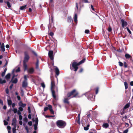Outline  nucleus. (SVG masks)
I'll return each instance as SVG.
<instances>
[{
  "mask_svg": "<svg viewBox=\"0 0 133 133\" xmlns=\"http://www.w3.org/2000/svg\"><path fill=\"white\" fill-rule=\"evenodd\" d=\"M39 61L38 59H37V62L36 63V68L37 69H38L39 67Z\"/></svg>",
  "mask_w": 133,
  "mask_h": 133,
  "instance_id": "b1692460",
  "label": "nucleus"
},
{
  "mask_svg": "<svg viewBox=\"0 0 133 133\" xmlns=\"http://www.w3.org/2000/svg\"><path fill=\"white\" fill-rule=\"evenodd\" d=\"M112 30L111 28L110 27H109L108 29V31L109 32H110Z\"/></svg>",
  "mask_w": 133,
  "mask_h": 133,
  "instance_id": "5fc2aeb1",
  "label": "nucleus"
},
{
  "mask_svg": "<svg viewBox=\"0 0 133 133\" xmlns=\"http://www.w3.org/2000/svg\"><path fill=\"white\" fill-rule=\"evenodd\" d=\"M53 51L50 50L49 52L48 55L51 59L52 60L54 58L53 56Z\"/></svg>",
  "mask_w": 133,
  "mask_h": 133,
  "instance_id": "0eeeda50",
  "label": "nucleus"
},
{
  "mask_svg": "<svg viewBox=\"0 0 133 133\" xmlns=\"http://www.w3.org/2000/svg\"><path fill=\"white\" fill-rule=\"evenodd\" d=\"M82 2L83 3H90V2H89L88 1V0H82Z\"/></svg>",
  "mask_w": 133,
  "mask_h": 133,
  "instance_id": "e433bc0d",
  "label": "nucleus"
},
{
  "mask_svg": "<svg viewBox=\"0 0 133 133\" xmlns=\"http://www.w3.org/2000/svg\"><path fill=\"white\" fill-rule=\"evenodd\" d=\"M22 87L23 88H26L28 85V83L27 81H23L22 83Z\"/></svg>",
  "mask_w": 133,
  "mask_h": 133,
  "instance_id": "ddd939ff",
  "label": "nucleus"
},
{
  "mask_svg": "<svg viewBox=\"0 0 133 133\" xmlns=\"http://www.w3.org/2000/svg\"><path fill=\"white\" fill-rule=\"evenodd\" d=\"M130 85L131 86H133V81H132L130 82Z\"/></svg>",
  "mask_w": 133,
  "mask_h": 133,
  "instance_id": "774afa93",
  "label": "nucleus"
},
{
  "mask_svg": "<svg viewBox=\"0 0 133 133\" xmlns=\"http://www.w3.org/2000/svg\"><path fill=\"white\" fill-rule=\"evenodd\" d=\"M84 129L85 130H86V131L88 130L89 129V128H87V127H84Z\"/></svg>",
  "mask_w": 133,
  "mask_h": 133,
  "instance_id": "4d7b16f0",
  "label": "nucleus"
},
{
  "mask_svg": "<svg viewBox=\"0 0 133 133\" xmlns=\"http://www.w3.org/2000/svg\"><path fill=\"white\" fill-rule=\"evenodd\" d=\"M77 123L79 124H81V122L80 121V118H78V120L77 121Z\"/></svg>",
  "mask_w": 133,
  "mask_h": 133,
  "instance_id": "3c124183",
  "label": "nucleus"
},
{
  "mask_svg": "<svg viewBox=\"0 0 133 133\" xmlns=\"http://www.w3.org/2000/svg\"><path fill=\"white\" fill-rule=\"evenodd\" d=\"M24 77V81H27V78L26 76V75H25Z\"/></svg>",
  "mask_w": 133,
  "mask_h": 133,
  "instance_id": "69168bd1",
  "label": "nucleus"
},
{
  "mask_svg": "<svg viewBox=\"0 0 133 133\" xmlns=\"http://www.w3.org/2000/svg\"><path fill=\"white\" fill-rule=\"evenodd\" d=\"M124 84L125 87V88L127 90L128 88V85L127 82H124Z\"/></svg>",
  "mask_w": 133,
  "mask_h": 133,
  "instance_id": "393cba45",
  "label": "nucleus"
},
{
  "mask_svg": "<svg viewBox=\"0 0 133 133\" xmlns=\"http://www.w3.org/2000/svg\"><path fill=\"white\" fill-rule=\"evenodd\" d=\"M55 73L57 76H58L59 74V70L58 68L56 67L55 68Z\"/></svg>",
  "mask_w": 133,
  "mask_h": 133,
  "instance_id": "dca6fc26",
  "label": "nucleus"
},
{
  "mask_svg": "<svg viewBox=\"0 0 133 133\" xmlns=\"http://www.w3.org/2000/svg\"><path fill=\"white\" fill-rule=\"evenodd\" d=\"M11 127L9 126H8L7 127V129L8 130H11Z\"/></svg>",
  "mask_w": 133,
  "mask_h": 133,
  "instance_id": "e2e57ef3",
  "label": "nucleus"
},
{
  "mask_svg": "<svg viewBox=\"0 0 133 133\" xmlns=\"http://www.w3.org/2000/svg\"><path fill=\"white\" fill-rule=\"evenodd\" d=\"M25 56L23 61V66L24 68V71H25L27 70V65L26 64L29 59V57L26 52H24Z\"/></svg>",
  "mask_w": 133,
  "mask_h": 133,
  "instance_id": "f257e3e1",
  "label": "nucleus"
},
{
  "mask_svg": "<svg viewBox=\"0 0 133 133\" xmlns=\"http://www.w3.org/2000/svg\"><path fill=\"white\" fill-rule=\"evenodd\" d=\"M98 89H99V88H96V94H97L98 92Z\"/></svg>",
  "mask_w": 133,
  "mask_h": 133,
  "instance_id": "49530a36",
  "label": "nucleus"
},
{
  "mask_svg": "<svg viewBox=\"0 0 133 133\" xmlns=\"http://www.w3.org/2000/svg\"><path fill=\"white\" fill-rule=\"evenodd\" d=\"M34 69L32 68H31L29 69L28 70V72L29 74H32L34 72Z\"/></svg>",
  "mask_w": 133,
  "mask_h": 133,
  "instance_id": "f8f14e48",
  "label": "nucleus"
},
{
  "mask_svg": "<svg viewBox=\"0 0 133 133\" xmlns=\"http://www.w3.org/2000/svg\"><path fill=\"white\" fill-rule=\"evenodd\" d=\"M49 23L48 26V28L49 30L50 31L51 30L54 28V22L53 18L51 16V20L49 19Z\"/></svg>",
  "mask_w": 133,
  "mask_h": 133,
  "instance_id": "20e7f679",
  "label": "nucleus"
},
{
  "mask_svg": "<svg viewBox=\"0 0 133 133\" xmlns=\"http://www.w3.org/2000/svg\"><path fill=\"white\" fill-rule=\"evenodd\" d=\"M21 111H18L17 112V114L18 115H21Z\"/></svg>",
  "mask_w": 133,
  "mask_h": 133,
  "instance_id": "6e6d98bb",
  "label": "nucleus"
},
{
  "mask_svg": "<svg viewBox=\"0 0 133 133\" xmlns=\"http://www.w3.org/2000/svg\"><path fill=\"white\" fill-rule=\"evenodd\" d=\"M125 57L126 59H129L131 57V56L128 54H125Z\"/></svg>",
  "mask_w": 133,
  "mask_h": 133,
  "instance_id": "6ab92c4d",
  "label": "nucleus"
},
{
  "mask_svg": "<svg viewBox=\"0 0 133 133\" xmlns=\"http://www.w3.org/2000/svg\"><path fill=\"white\" fill-rule=\"evenodd\" d=\"M19 119L20 120H21L22 119V116L21 115H20L19 116Z\"/></svg>",
  "mask_w": 133,
  "mask_h": 133,
  "instance_id": "a18cd8bd",
  "label": "nucleus"
},
{
  "mask_svg": "<svg viewBox=\"0 0 133 133\" xmlns=\"http://www.w3.org/2000/svg\"><path fill=\"white\" fill-rule=\"evenodd\" d=\"M28 124L30 125V126H31L32 125V122L31 121H29L28 122Z\"/></svg>",
  "mask_w": 133,
  "mask_h": 133,
  "instance_id": "c03bdc74",
  "label": "nucleus"
},
{
  "mask_svg": "<svg viewBox=\"0 0 133 133\" xmlns=\"http://www.w3.org/2000/svg\"><path fill=\"white\" fill-rule=\"evenodd\" d=\"M6 82V81L5 79L2 80L1 78L0 79V83L2 84L5 83Z\"/></svg>",
  "mask_w": 133,
  "mask_h": 133,
  "instance_id": "4be33fe9",
  "label": "nucleus"
},
{
  "mask_svg": "<svg viewBox=\"0 0 133 133\" xmlns=\"http://www.w3.org/2000/svg\"><path fill=\"white\" fill-rule=\"evenodd\" d=\"M127 30L129 32V33L130 34H131V31H130V30H129V28L128 27L126 28Z\"/></svg>",
  "mask_w": 133,
  "mask_h": 133,
  "instance_id": "4c0bfd02",
  "label": "nucleus"
},
{
  "mask_svg": "<svg viewBox=\"0 0 133 133\" xmlns=\"http://www.w3.org/2000/svg\"><path fill=\"white\" fill-rule=\"evenodd\" d=\"M20 68L19 67H18V68L16 70V72H17L20 71Z\"/></svg>",
  "mask_w": 133,
  "mask_h": 133,
  "instance_id": "37998d69",
  "label": "nucleus"
},
{
  "mask_svg": "<svg viewBox=\"0 0 133 133\" xmlns=\"http://www.w3.org/2000/svg\"><path fill=\"white\" fill-rule=\"evenodd\" d=\"M10 73H8L5 76V78L7 80H8L10 78Z\"/></svg>",
  "mask_w": 133,
  "mask_h": 133,
  "instance_id": "a211bd4d",
  "label": "nucleus"
},
{
  "mask_svg": "<svg viewBox=\"0 0 133 133\" xmlns=\"http://www.w3.org/2000/svg\"><path fill=\"white\" fill-rule=\"evenodd\" d=\"M23 110V109L22 108L19 107L18 108V111H20L22 112Z\"/></svg>",
  "mask_w": 133,
  "mask_h": 133,
  "instance_id": "f704fd0d",
  "label": "nucleus"
},
{
  "mask_svg": "<svg viewBox=\"0 0 133 133\" xmlns=\"http://www.w3.org/2000/svg\"><path fill=\"white\" fill-rule=\"evenodd\" d=\"M38 119L37 118H36V121H35V124H36L37 125L38 124Z\"/></svg>",
  "mask_w": 133,
  "mask_h": 133,
  "instance_id": "de8ad7c7",
  "label": "nucleus"
},
{
  "mask_svg": "<svg viewBox=\"0 0 133 133\" xmlns=\"http://www.w3.org/2000/svg\"><path fill=\"white\" fill-rule=\"evenodd\" d=\"M74 21L76 23H77V16L76 14H75L74 17Z\"/></svg>",
  "mask_w": 133,
  "mask_h": 133,
  "instance_id": "2eb2a0df",
  "label": "nucleus"
},
{
  "mask_svg": "<svg viewBox=\"0 0 133 133\" xmlns=\"http://www.w3.org/2000/svg\"><path fill=\"white\" fill-rule=\"evenodd\" d=\"M16 118H14L12 120V125L14 126V127H16Z\"/></svg>",
  "mask_w": 133,
  "mask_h": 133,
  "instance_id": "6e6552de",
  "label": "nucleus"
},
{
  "mask_svg": "<svg viewBox=\"0 0 133 133\" xmlns=\"http://www.w3.org/2000/svg\"><path fill=\"white\" fill-rule=\"evenodd\" d=\"M4 124L5 125H7L8 124V122L5 120L4 121Z\"/></svg>",
  "mask_w": 133,
  "mask_h": 133,
  "instance_id": "a19ab883",
  "label": "nucleus"
},
{
  "mask_svg": "<svg viewBox=\"0 0 133 133\" xmlns=\"http://www.w3.org/2000/svg\"><path fill=\"white\" fill-rule=\"evenodd\" d=\"M16 127H13L12 128V132L13 133H16Z\"/></svg>",
  "mask_w": 133,
  "mask_h": 133,
  "instance_id": "c85d7f7f",
  "label": "nucleus"
},
{
  "mask_svg": "<svg viewBox=\"0 0 133 133\" xmlns=\"http://www.w3.org/2000/svg\"><path fill=\"white\" fill-rule=\"evenodd\" d=\"M51 89L52 93V95L53 97L55 99H56V96L55 94V92L54 90L53 89L54 87L55 86L54 82V81L51 80Z\"/></svg>",
  "mask_w": 133,
  "mask_h": 133,
  "instance_id": "39448f33",
  "label": "nucleus"
},
{
  "mask_svg": "<svg viewBox=\"0 0 133 133\" xmlns=\"http://www.w3.org/2000/svg\"><path fill=\"white\" fill-rule=\"evenodd\" d=\"M121 21L122 24V27L123 28H124L125 26H126L127 25V22L125 21L123 19H121Z\"/></svg>",
  "mask_w": 133,
  "mask_h": 133,
  "instance_id": "1a4fd4ad",
  "label": "nucleus"
},
{
  "mask_svg": "<svg viewBox=\"0 0 133 133\" xmlns=\"http://www.w3.org/2000/svg\"><path fill=\"white\" fill-rule=\"evenodd\" d=\"M119 65L120 66H123V63L122 62H119Z\"/></svg>",
  "mask_w": 133,
  "mask_h": 133,
  "instance_id": "09e8293b",
  "label": "nucleus"
},
{
  "mask_svg": "<svg viewBox=\"0 0 133 133\" xmlns=\"http://www.w3.org/2000/svg\"><path fill=\"white\" fill-rule=\"evenodd\" d=\"M12 104V107L13 108H14L15 107V106L16 104L15 103H13Z\"/></svg>",
  "mask_w": 133,
  "mask_h": 133,
  "instance_id": "680f3d73",
  "label": "nucleus"
},
{
  "mask_svg": "<svg viewBox=\"0 0 133 133\" xmlns=\"http://www.w3.org/2000/svg\"><path fill=\"white\" fill-rule=\"evenodd\" d=\"M0 104H1L2 105H3V102L2 100L0 99Z\"/></svg>",
  "mask_w": 133,
  "mask_h": 133,
  "instance_id": "bf43d9fd",
  "label": "nucleus"
},
{
  "mask_svg": "<svg viewBox=\"0 0 133 133\" xmlns=\"http://www.w3.org/2000/svg\"><path fill=\"white\" fill-rule=\"evenodd\" d=\"M26 105L25 104H22V105H20L19 106L23 108H24L26 106Z\"/></svg>",
  "mask_w": 133,
  "mask_h": 133,
  "instance_id": "c9c22d12",
  "label": "nucleus"
},
{
  "mask_svg": "<svg viewBox=\"0 0 133 133\" xmlns=\"http://www.w3.org/2000/svg\"><path fill=\"white\" fill-rule=\"evenodd\" d=\"M68 21L69 22H71L72 21V18L71 17H69L68 18Z\"/></svg>",
  "mask_w": 133,
  "mask_h": 133,
  "instance_id": "2f4dec72",
  "label": "nucleus"
},
{
  "mask_svg": "<svg viewBox=\"0 0 133 133\" xmlns=\"http://www.w3.org/2000/svg\"><path fill=\"white\" fill-rule=\"evenodd\" d=\"M6 4H7L8 7L9 8H10L11 7V5L10 4V2L9 1H7V2Z\"/></svg>",
  "mask_w": 133,
  "mask_h": 133,
  "instance_id": "473e14b6",
  "label": "nucleus"
},
{
  "mask_svg": "<svg viewBox=\"0 0 133 133\" xmlns=\"http://www.w3.org/2000/svg\"><path fill=\"white\" fill-rule=\"evenodd\" d=\"M109 126V124L107 123H103L102 125V127L104 128H108V127Z\"/></svg>",
  "mask_w": 133,
  "mask_h": 133,
  "instance_id": "4468645a",
  "label": "nucleus"
},
{
  "mask_svg": "<svg viewBox=\"0 0 133 133\" xmlns=\"http://www.w3.org/2000/svg\"><path fill=\"white\" fill-rule=\"evenodd\" d=\"M50 35L51 36H53L54 35V34L53 32H50Z\"/></svg>",
  "mask_w": 133,
  "mask_h": 133,
  "instance_id": "338daca9",
  "label": "nucleus"
},
{
  "mask_svg": "<svg viewBox=\"0 0 133 133\" xmlns=\"http://www.w3.org/2000/svg\"><path fill=\"white\" fill-rule=\"evenodd\" d=\"M48 107L49 108V110L51 112V113L52 114H54V112L52 109V106L50 104H49L48 105Z\"/></svg>",
  "mask_w": 133,
  "mask_h": 133,
  "instance_id": "9b49d317",
  "label": "nucleus"
},
{
  "mask_svg": "<svg viewBox=\"0 0 133 133\" xmlns=\"http://www.w3.org/2000/svg\"><path fill=\"white\" fill-rule=\"evenodd\" d=\"M41 86L43 88H45V85L44 84V83H41Z\"/></svg>",
  "mask_w": 133,
  "mask_h": 133,
  "instance_id": "79ce46f5",
  "label": "nucleus"
},
{
  "mask_svg": "<svg viewBox=\"0 0 133 133\" xmlns=\"http://www.w3.org/2000/svg\"><path fill=\"white\" fill-rule=\"evenodd\" d=\"M130 103H127L124 107V109H126L128 108H129L130 107Z\"/></svg>",
  "mask_w": 133,
  "mask_h": 133,
  "instance_id": "5701e85b",
  "label": "nucleus"
},
{
  "mask_svg": "<svg viewBox=\"0 0 133 133\" xmlns=\"http://www.w3.org/2000/svg\"><path fill=\"white\" fill-rule=\"evenodd\" d=\"M26 6V5H25L23 6H22L20 8V9L21 10H24Z\"/></svg>",
  "mask_w": 133,
  "mask_h": 133,
  "instance_id": "bb28decb",
  "label": "nucleus"
},
{
  "mask_svg": "<svg viewBox=\"0 0 133 133\" xmlns=\"http://www.w3.org/2000/svg\"><path fill=\"white\" fill-rule=\"evenodd\" d=\"M85 58L83 59L79 62L78 64L80 65L81 64L84 63L85 61Z\"/></svg>",
  "mask_w": 133,
  "mask_h": 133,
  "instance_id": "cd10ccee",
  "label": "nucleus"
},
{
  "mask_svg": "<svg viewBox=\"0 0 133 133\" xmlns=\"http://www.w3.org/2000/svg\"><path fill=\"white\" fill-rule=\"evenodd\" d=\"M23 103H22V101H21L20 102H19L18 103V105L19 106L20 105H22Z\"/></svg>",
  "mask_w": 133,
  "mask_h": 133,
  "instance_id": "603ef678",
  "label": "nucleus"
},
{
  "mask_svg": "<svg viewBox=\"0 0 133 133\" xmlns=\"http://www.w3.org/2000/svg\"><path fill=\"white\" fill-rule=\"evenodd\" d=\"M56 124L57 126L61 128H64L66 125L65 122L62 120H58L56 122Z\"/></svg>",
  "mask_w": 133,
  "mask_h": 133,
  "instance_id": "f03ea898",
  "label": "nucleus"
},
{
  "mask_svg": "<svg viewBox=\"0 0 133 133\" xmlns=\"http://www.w3.org/2000/svg\"><path fill=\"white\" fill-rule=\"evenodd\" d=\"M49 109V108L48 107H45L44 108V111H47L48 109Z\"/></svg>",
  "mask_w": 133,
  "mask_h": 133,
  "instance_id": "ea45409f",
  "label": "nucleus"
},
{
  "mask_svg": "<svg viewBox=\"0 0 133 133\" xmlns=\"http://www.w3.org/2000/svg\"><path fill=\"white\" fill-rule=\"evenodd\" d=\"M78 64L79 63H77L75 62H74L72 63V66L75 69L74 71H76L78 69L77 66L80 65Z\"/></svg>",
  "mask_w": 133,
  "mask_h": 133,
  "instance_id": "423d86ee",
  "label": "nucleus"
},
{
  "mask_svg": "<svg viewBox=\"0 0 133 133\" xmlns=\"http://www.w3.org/2000/svg\"><path fill=\"white\" fill-rule=\"evenodd\" d=\"M37 125L36 124H35L34 125V129L36 131L37 128Z\"/></svg>",
  "mask_w": 133,
  "mask_h": 133,
  "instance_id": "72a5a7b5",
  "label": "nucleus"
},
{
  "mask_svg": "<svg viewBox=\"0 0 133 133\" xmlns=\"http://www.w3.org/2000/svg\"><path fill=\"white\" fill-rule=\"evenodd\" d=\"M23 125L25 129L26 130L27 133H28L29 132V129L28 126L27 125H26L25 124H23Z\"/></svg>",
  "mask_w": 133,
  "mask_h": 133,
  "instance_id": "412c9836",
  "label": "nucleus"
},
{
  "mask_svg": "<svg viewBox=\"0 0 133 133\" xmlns=\"http://www.w3.org/2000/svg\"><path fill=\"white\" fill-rule=\"evenodd\" d=\"M21 95L22 96H23L24 95V92L23 90V89L22 88H21Z\"/></svg>",
  "mask_w": 133,
  "mask_h": 133,
  "instance_id": "c756f323",
  "label": "nucleus"
},
{
  "mask_svg": "<svg viewBox=\"0 0 133 133\" xmlns=\"http://www.w3.org/2000/svg\"><path fill=\"white\" fill-rule=\"evenodd\" d=\"M17 99L18 100L20 101L21 100V98L18 95H17Z\"/></svg>",
  "mask_w": 133,
  "mask_h": 133,
  "instance_id": "8fccbe9b",
  "label": "nucleus"
},
{
  "mask_svg": "<svg viewBox=\"0 0 133 133\" xmlns=\"http://www.w3.org/2000/svg\"><path fill=\"white\" fill-rule=\"evenodd\" d=\"M1 49L2 50L3 52H4L5 51V49L4 47H1Z\"/></svg>",
  "mask_w": 133,
  "mask_h": 133,
  "instance_id": "13d9d810",
  "label": "nucleus"
},
{
  "mask_svg": "<svg viewBox=\"0 0 133 133\" xmlns=\"http://www.w3.org/2000/svg\"><path fill=\"white\" fill-rule=\"evenodd\" d=\"M7 70V68H5L4 69V71L2 73L1 75L2 77H3L5 75V72Z\"/></svg>",
  "mask_w": 133,
  "mask_h": 133,
  "instance_id": "f3484780",
  "label": "nucleus"
},
{
  "mask_svg": "<svg viewBox=\"0 0 133 133\" xmlns=\"http://www.w3.org/2000/svg\"><path fill=\"white\" fill-rule=\"evenodd\" d=\"M8 103L9 105L10 106L12 104V102L11 99L7 100Z\"/></svg>",
  "mask_w": 133,
  "mask_h": 133,
  "instance_id": "aec40b11",
  "label": "nucleus"
},
{
  "mask_svg": "<svg viewBox=\"0 0 133 133\" xmlns=\"http://www.w3.org/2000/svg\"><path fill=\"white\" fill-rule=\"evenodd\" d=\"M78 94V92L76 91V90L74 89L71 92L68 93L67 96L68 98L70 97V98H72L76 97Z\"/></svg>",
  "mask_w": 133,
  "mask_h": 133,
  "instance_id": "7ed1b4c3",
  "label": "nucleus"
},
{
  "mask_svg": "<svg viewBox=\"0 0 133 133\" xmlns=\"http://www.w3.org/2000/svg\"><path fill=\"white\" fill-rule=\"evenodd\" d=\"M128 131V129H127L124 131L123 133H127Z\"/></svg>",
  "mask_w": 133,
  "mask_h": 133,
  "instance_id": "864d4df0",
  "label": "nucleus"
},
{
  "mask_svg": "<svg viewBox=\"0 0 133 133\" xmlns=\"http://www.w3.org/2000/svg\"><path fill=\"white\" fill-rule=\"evenodd\" d=\"M68 99L67 98H65L64 99V103H66L69 104V102L68 101Z\"/></svg>",
  "mask_w": 133,
  "mask_h": 133,
  "instance_id": "a878e982",
  "label": "nucleus"
},
{
  "mask_svg": "<svg viewBox=\"0 0 133 133\" xmlns=\"http://www.w3.org/2000/svg\"><path fill=\"white\" fill-rule=\"evenodd\" d=\"M24 121L25 122H27L28 121V119L26 118H25L24 119Z\"/></svg>",
  "mask_w": 133,
  "mask_h": 133,
  "instance_id": "0e129e2a",
  "label": "nucleus"
},
{
  "mask_svg": "<svg viewBox=\"0 0 133 133\" xmlns=\"http://www.w3.org/2000/svg\"><path fill=\"white\" fill-rule=\"evenodd\" d=\"M28 111L29 112V113H31V110L30 109V107H29L28 108Z\"/></svg>",
  "mask_w": 133,
  "mask_h": 133,
  "instance_id": "052dcab7",
  "label": "nucleus"
},
{
  "mask_svg": "<svg viewBox=\"0 0 133 133\" xmlns=\"http://www.w3.org/2000/svg\"><path fill=\"white\" fill-rule=\"evenodd\" d=\"M15 75H14L12 77V79H11V81H12V83H16L18 81V80L16 78H15L14 79H13L15 77Z\"/></svg>",
  "mask_w": 133,
  "mask_h": 133,
  "instance_id": "9d476101",
  "label": "nucleus"
},
{
  "mask_svg": "<svg viewBox=\"0 0 133 133\" xmlns=\"http://www.w3.org/2000/svg\"><path fill=\"white\" fill-rule=\"evenodd\" d=\"M85 32L87 34H89V31L88 30H85Z\"/></svg>",
  "mask_w": 133,
  "mask_h": 133,
  "instance_id": "58836bf2",
  "label": "nucleus"
},
{
  "mask_svg": "<svg viewBox=\"0 0 133 133\" xmlns=\"http://www.w3.org/2000/svg\"><path fill=\"white\" fill-rule=\"evenodd\" d=\"M13 109L14 112L15 114L18 111L17 110L16 108H14Z\"/></svg>",
  "mask_w": 133,
  "mask_h": 133,
  "instance_id": "7c9ffc66",
  "label": "nucleus"
}]
</instances>
